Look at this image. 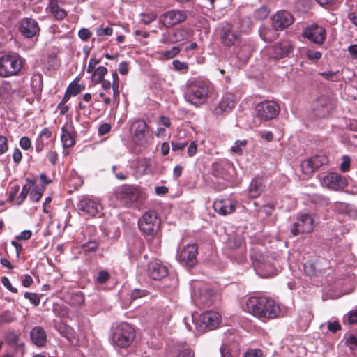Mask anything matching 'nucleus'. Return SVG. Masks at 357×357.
Instances as JSON below:
<instances>
[{
  "label": "nucleus",
  "mask_w": 357,
  "mask_h": 357,
  "mask_svg": "<svg viewBox=\"0 0 357 357\" xmlns=\"http://www.w3.org/2000/svg\"><path fill=\"white\" fill-rule=\"evenodd\" d=\"M208 93V83L202 80H194L187 84L184 98L188 102L199 106L206 101Z\"/></svg>",
  "instance_id": "1"
},
{
  "label": "nucleus",
  "mask_w": 357,
  "mask_h": 357,
  "mask_svg": "<svg viewBox=\"0 0 357 357\" xmlns=\"http://www.w3.org/2000/svg\"><path fill=\"white\" fill-rule=\"evenodd\" d=\"M114 196L126 207L137 206L142 204L146 199L145 195L137 188L130 185H123L116 190Z\"/></svg>",
  "instance_id": "2"
},
{
  "label": "nucleus",
  "mask_w": 357,
  "mask_h": 357,
  "mask_svg": "<svg viewBox=\"0 0 357 357\" xmlns=\"http://www.w3.org/2000/svg\"><path fill=\"white\" fill-rule=\"evenodd\" d=\"M135 331L129 324L123 322L114 328L112 342L119 347H129L135 338Z\"/></svg>",
  "instance_id": "3"
},
{
  "label": "nucleus",
  "mask_w": 357,
  "mask_h": 357,
  "mask_svg": "<svg viewBox=\"0 0 357 357\" xmlns=\"http://www.w3.org/2000/svg\"><path fill=\"white\" fill-rule=\"evenodd\" d=\"M138 224L143 233L153 236L158 231L161 221L156 211H148L139 218Z\"/></svg>",
  "instance_id": "4"
},
{
  "label": "nucleus",
  "mask_w": 357,
  "mask_h": 357,
  "mask_svg": "<svg viewBox=\"0 0 357 357\" xmlns=\"http://www.w3.org/2000/svg\"><path fill=\"white\" fill-rule=\"evenodd\" d=\"M227 248L231 252L229 255L237 262H242L246 258V248L245 241L241 235L233 234L227 243Z\"/></svg>",
  "instance_id": "5"
},
{
  "label": "nucleus",
  "mask_w": 357,
  "mask_h": 357,
  "mask_svg": "<svg viewBox=\"0 0 357 357\" xmlns=\"http://www.w3.org/2000/svg\"><path fill=\"white\" fill-rule=\"evenodd\" d=\"M22 68V61L17 54L1 56V77L16 75Z\"/></svg>",
  "instance_id": "6"
},
{
  "label": "nucleus",
  "mask_w": 357,
  "mask_h": 357,
  "mask_svg": "<svg viewBox=\"0 0 357 357\" xmlns=\"http://www.w3.org/2000/svg\"><path fill=\"white\" fill-rule=\"evenodd\" d=\"M280 112L279 105L274 102L266 100L261 102L256 105L257 116L264 121L275 118Z\"/></svg>",
  "instance_id": "7"
},
{
  "label": "nucleus",
  "mask_w": 357,
  "mask_h": 357,
  "mask_svg": "<svg viewBox=\"0 0 357 357\" xmlns=\"http://www.w3.org/2000/svg\"><path fill=\"white\" fill-rule=\"evenodd\" d=\"M220 322V314L214 311H208L201 314L196 322L197 327L199 331L213 330L215 328Z\"/></svg>",
  "instance_id": "8"
},
{
  "label": "nucleus",
  "mask_w": 357,
  "mask_h": 357,
  "mask_svg": "<svg viewBox=\"0 0 357 357\" xmlns=\"http://www.w3.org/2000/svg\"><path fill=\"white\" fill-rule=\"evenodd\" d=\"M333 109V100L328 96H319L312 105V112L318 118L328 116Z\"/></svg>",
  "instance_id": "9"
},
{
  "label": "nucleus",
  "mask_w": 357,
  "mask_h": 357,
  "mask_svg": "<svg viewBox=\"0 0 357 357\" xmlns=\"http://www.w3.org/2000/svg\"><path fill=\"white\" fill-rule=\"evenodd\" d=\"M187 18L185 12L177 10L167 11L160 16L162 25L167 28L174 26L184 22Z\"/></svg>",
  "instance_id": "10"
},
{
  "label": "nucleus",
  "mask_w": 357,
  "mask_h": 357,
  "mask_svg": "<svg viewBox=\"0 0 357 357\" xmlns=\"http://www.w3.org/2000/svg\"><path fill=\"white\" fill-rule=\"evenodd\" d=\"M313 230V219L307 214H303L299 216L297 222H296L291 232L294 236L300 234L309 233Z\"/></svg>",
  "instance_id": "11"
},
{
  "label": "nucleus",
  "mask_w": 357,
  "mask_h": 357,
  "mask_svg": "<svg viewBox=\"0 0 357 357\" xmlns=\"http://www.w3.org/2000/svg\"><path fill=\"white\" fill-rule=\"evenodd\" d=\"M19 31L24 37L32 38L39 33L40 27L34 19L25 17L20 22Z\"/></svg>",
  "instance_id": "12"
},
{
  "label": "nucleus",
  "mask_w": 357,
  "mask_h": 357,
  "mask_svg": "<svg viewBox=\"0 0 357 357\" xmlns=\"http://www.w3.org/2000/svg\"><path fill=\"white\" fill-rule=\"evenodd\" d=\"M294 47L289 40H282L272 46L270 55L275 59L288 57Z\"/></svg>",
  "instance_id": "13"
},
{
  "label": "nucleus",
  "mask_w": 357,
  "mask_h": 357,
  "mask_svg": "<svg viewBox=\"0 0 357 357\" xmlns=\"http://www.w3.org/2000/svg\"><path fill=\"white\" fill-rule=\"evenodd\" d=\"M235 98L232 93H226L219 104L213 109V114L216 116H223L230 112L234 107Z\"/></svg>",
  "instance_id": "14"
},
{
  "label": "nucleus",
  "mask_w": 357,
  "mask_h": 357,
  "mask_svg": "<svg viewBox=\"0 0 357 357\" xmlns=\"http://www.w3.org/2000/svg\"><path fill=\"white\" fill-rule=\"evenodd\" d=\"M197 248L195 244L187 245L178 255V258L181 263L193 266L197 263Z\"/></svg>",
  "instance_id": "15"
},
{
  "label": "nucleus",
  "mask_w": 357,
  "mask_h": 357,
  "mask_svg": "<svg viewBox=\"0 0 357 357\" xmlns=\"http://www.w3.org/2000/svg\"><path fill=\"white\" fill-rule=\"evenodd\" d=\"M220 38L225 46L231 47L238 39V35L233 30V26L231 24L225 22L220 29Z\"/></svg>",
  "instance_id": "16"
},
{
  "label": "nucleus",
  "mask_w": 357,
  "mask_h": 357,
  "mask_svg": "<svg viewBox=\"0 0 357 357\" xmlns=\"http://www.w3.org/2000/svg\"><path fill=\"white\" fill-rule=\"evenodd\" d=\"M303 36L316 44H323L326 39L325 29L318 25H314L307 27L303 33Z\"/></svg>",
  "instance_id": "17"
},
{
  "label": "nucleus",
  "mask_w": 357,
  "mask_h": 357,
  "mask_svg": "<svg viewBox=\"0 0 357 357\" xmlns=\"http://www.w3.org/2000/svg\"><path fill=\"white\" fill-rule=\"evenodd\" d=\"M293 23L291 15L284 10L278 11L273 17V28L275 31H282Z\"/></svg>",
  "instance_id": "18"
},
{
  "label": "nucleus",
  "mask_w": 357,
  "mask_h": 357,
  "mask_svg": "<svg viewBox=\"0 0 357 357\" xmlns=\"http://www.w3.org/2000/svg\"><path fill=\"white\" fill-rule=\"evenodd\" d=\"M147 272L149 277L155 280H160L168 275L167 266L158 260H153L149 262Z\"/></svg>",
  "instance_id": "19"
},
{
  "label": "nucleus",
  "mask_w": 357,
  "mask_h": 357,
  "mask_svg": "<svg viewBox=\"0 0 357 357\" xmlns=\"http://www.w3.org/2000/svg\"><path fill=\"white\" fill-rule=\"evenodd\" d=\"M261 319H274L279 316L280 306L275 301L266 297L264 298V305H261Z\"/></svg>",
  "instance_id": "20"
},
{
  "label": "nucleus",
  "mask_w": 357,
  "mask_h": 357,
  "mask_svg": "<svg viewBox=\"0 0 357 357\" xmlns=\"http://www.w3.org/2000/svg\"><path fill=\"white\" fill-rule=\"evenodd\" d=\"M131 132L136 140L143 144L146 142V134L148 132V125L143 120H136L131 125Z\"/></svg>",
  "instance_id": "21"
},
{
  "label": "nucleus",
  "mask_w": 357,
  "mask_h": 357,
  "mask_svg": "<svg viewBox=\"0 0 357 357\" xmlns=\"http://www.w3.org/2000/svg\"><path fill=\"white\" fill-rule=\"evenodd\" d=\"M264 296H251L246 301L245 310L253 316L261 319V305H264Z\"/></svg>",
  "instance_id": "22"
},
{
  "label": "nucleus",
  "mask_w": 357,
  "mask_h": 357,
  "mask_svg": "<svg viewBox=\"0 0 357 357\" xmlns=\"http://www.w3.org/2000/svg\"><path fill=\"white\" fill-rule=\"evenodd\" d=\"M214 211L221 215H227L235 211L236 203L229 199L216 200L213 203Z\"/></svg>",
  "instance_id": "23"
},
{
  "label": "nucleus",
  "mask_w": 357,
  "mask_h": 357,
  "mask_svg": "<svg viewBox=\"0 0 357 357\" xmlns=\"http://www.w3.org/2000/svg\"><path fill=\"white\" fill-rule=\"evenodd\" d=\"M324 181L328 188L337 190L346 185L344 178L337 173L331 172L324 177Z\"/></svg>",
  "instance_id": "24"
},
{
  "label": "nucleus",
  "mask_w": 357,
  "mask_h": 357,
  "mask_svg": "<svg viewBox=\"0 0 357 357\" xmlns=\"http://www.w3.org/2000/svg\"><path fill=\"white\" fill-rule=\"evenodd\" d=\"M77 207L84 214L95 216L98 212V204L89 197H83L78 203Z\"/></svg>",
  "instance_id": "25"
},
{
  "label": "nucleus",
  "mask_w": 357,
  "mask_h": 357,
  "mask_svg": "<svg viewBox=\"0 0 357 357\" xmlns=\"http://www.w3.org/2000/svg\"><path fill=\"white\" fill-rule=\"evenodd\" d=\"M192 31L187 28L176 29L168 38H164L165 43H176L188 40L192 36Z\"/></svg>",
  "instance_id": "26"
},
{
  "label": "nucleus",
  "mask_w": 357,
  "mask_h": 357,
  "mask_svg": "<svg viewBox=\"0 0 357 357\" xmlns=\"http://www.w3.org/2000/svg\"><path fill=\"white\" fill-rule=\"evenodd\" d=\"M30 337L32 343L39 347L45 346L47 342L46 332L41 326L33 327L30 332Z\"/></svg>",
  "instance_id": "27"
},
{
  "label": "nucleus",
  "mask_w": 357,
  "mask_h": 357,
  "mask_svg": "<svg viewBox=\"0 0 357 357\" xmlns=\"http://www.w3.org/2000/svg\"><path fill=\"white\" fill-rule=\"evenodd\" d=\"M20 337V331H15L14 330H8L5 333L4 337L6 343L17 349L20 347H24V344L23 342L19 343Z\"/></svg>",
  "instance_id": "28"
},
{
  "label": "nucleus",
  "mask_w": 357,
  "mask_h": 357,
  "mask_svg": "<svg viewBox=\"0 0 357 357\" xmlns=\"http://www.w3.org/2000/svg\"><path fill=\"white\" fill-rule=\"evenodd\" d=\"M334 207L339 213L345 214L352 219L357 218V210L351 205L344 202H336Z\"/></svg>",
  "instance_id": "29"
},
{
  "label": "nucleus",
  "mask_w": 357,
  "mask_h": 357,
  "mask_svg": "<svg viewBox=\"0 0 357 357\" xmlns=\"http://www.w3.org/2000/svg\"><path fill=\"white\" fill-rule=\"evenodd\" d=\"M263 192V178L257 177L252 180L249 187V195L250 197L257 198Z\"/></svg>",
  "instance_id": "30"
},
{
  "label": "nucleus",
  "mask_w": 357,
  "mask_h": 357,
  "mask_svg": "<svg viewBox=\"0 0 357 357\" xmlns=\"http://www.w3.org/2000/svg\"><path fill=\"white\" fill-rule=\"evenodd\" d=\"M26 183L22 187L21 192L16 199V204L17 205H21L23 203V202L26 199L28 194L30 193L31 188L36 184L35 179H31L29 178H26Z\"/></svg>",
  "instance_id": "31"
},
{
  "label": "nucleus",
  "mask_w": 357,
  "mask_h": 357,
  "mask_svg": "<svg viewBox=\"0 0 357 357\" xmlns=\"http://www.w3.org/2000/svg\"><path fill=\"white\" fill-rule=\"evenodd\" d=\"M49 7L50 12L57 20H63L66 17V11L59 7L57 0H50Z\"/></svg>",
  "instance_id": "32"
},
{
  "label": "nucleus",
  "mask_w": 357,
  "mask_h": 357,
  "mask_svg": "<svg viewBox=\"0 0 357 357\" xmlns=\"http://www.w3.org/2000/svg\"><path fill=\"white\" fill-rule=\"evenodd\" d=\"M61 139L64 148H69L75 144V139L66 127L62 128Z\"/></svg>",
  "instance_id": "33"
},
{
  "label": "nucleus",
  "mask_w": 357,
  "mask_h": 357,
  "mask_svg": "<svg viewBox=\"0 0 357 357\" xmlns=\"http://www.w3.org/2000/svg\"><path fill=\"white\" fill-rule=\"evenodd\" d=\"M107 73V69L104 66H99L96 69H95L91 79L92 82L95 84H99L102 82L104 79V76Z\"/></svg>",
  "instance_id": "34"
},
{
  "label": "nucleus",
  "mask_w": 357,
  "mask_h": 357,
  "mask_svg": "<svg viewBox=\"0 0 357 357\" xmlns=\"http://www.w3.org/2000/svg\"><path fill=\"white\" fill-rule=\"evenodd\" d=\"M44 186H35L30 192V199L33 202H38L40 200L44 192Z\"/></svg>",
  "instance_id": "35"
},
{
  "label": "nucleus",
  "mask_w": 357,
  "mask_h": 357,
  "mask_svg": "<svg viewBox=\"0 0 357 357\" xmlns=\"http://www.w3.org/2000/svg\"><path fill=\"white\" fill-rule=\"evenodd\" d=\"M84 302V298L81 292L72 294L68 300V303L73 306H79Z\"/></svg>",
  "instance_id": "36"
},
{
  "label": "nucleus",
  "mask_w": 357,
  "mask_h": 357,
  "mask_svg": "<svg viewBox=\"0 0 357 357\" xmlns=\"http://www.w3.org/2000/svg\"><path fill=\"white\" fill-rule=\"evenodd\" d=\"M221 357H238V353L234 350L230 346L224 344L220 349Z\"/></svg>",
  "instance_id": "37"
},
{
  "label": "nucleus",
  "mask_w": 357,
  "mask_h": 357,
  "mask_svg": "<svg viewBox=\"0 0 357 357\" xmlns=\"http://www.w3.org/2000/svg\"><path fill=\"white\" fill-rule=\"evenodd\" d=\"M310 158L301 162V168L303 174L310 175L316 170Z\"/></svg>",
  "instance_id": "38"
},
{
  "label": "nucleus",
  "mask_w": 357,
  "mask_h": 357,
  "mask_svg": "<svg viewBox=\"0 0 357 357\" xmlns=\"http://www.w3.org/2000/svg\"><path fill=\"white\" fill-rule=\"evenodd\" d=\"M269 15V10L268 8L265 6H262L258 9L255 10L254 12V17L257 20H263L266 19Z\"/></svg>",
  "instance_id": "39"
},
{
  "label": "nucleus",
  "mask_w": 357,
  "mask_h": 357,
  "mask_svg": "<svg viewBox=\"0 0 357 357\" xmlns=\"http://www.w3.org/2000/svg\"><path fill=\"white\" fill-rule=\"evenodd\" d=\"M84 89V85H80L74 81L70 84L66 90L70 93V95L75 96L81 93Z\"/></svg>",
  "instance_id": "40"
},
{
  "label": "nucleus",
  "mask_w": 357,
  "mask_h": 357,
  "mask_svg": "<svg viewBox=\"0 0 357 357\" xmlns=\"http://www.w3.org/2000/svg\"><path fill=\"white\" fill-rule=\"evenodd\" d=\"M343 322L348 324H357V307L344 316Z\"/></svg>",
  "instance_id": "41"
},
{
  "label": "nucleus",
  "mask_w": 357,
  "mask_h": 357,
  "mask_svg": "<svg viewBox=\"0 0 357 357\" xmlns=\"http://www.w3.org/2000/svg\"><path fill=\"white\" fill-rule=\"evenodd\" d=\"M303 269L306 275L309 276H314L317 275L318 270L314 263L309 261H307L304 266Z\"/></svg>",
  "instance_id": "42"
},
{
  "label": "nucleus",
  "mask_w": 357,
  "mask_h": 357,
  "mask_svg": "<svg viewBox=\"0 0 357 357\" xmlns=\"http://www.w3.org/2000/svg\"><path fill=\"white\" fill-rule=\"evenodd\" d=\"M345 344L349 347L351 351H354L357 348V333L346 336Z\"/></svg>",
  "instance_id": "43"
},
{
  "label": "nucleus",
  "mask_w": 357,
  "mask_h": 357,
  "mask_svg": "<svg viewBox=\"0 0 357 357\" xmlns=\"http://www.w3.org/2000/svg\"><path fill=\"white\" fill-rule=\"evenodd\" d=\"M3 16L4 18H7V20L4 22V26H11L14 21L17 17V14L15 11H3Z\"/></svg>",
  "instance_id": "44"
},
{
  "label": "nucleus",
  "mask_w": 357,
  "mask_h": 357,
  "mask_svg": "<svg viewBox=\"0 0 357 357\" xmlns=\"http://www.w3.org/2000/svg\"><path fill=\"white\" fill-rule=\"evenodd\" d=\"M181 49L179 47L174 46L171 50H166L162 53V56L166 59H170L179 54Z\"/></svg>",
  "instance_id": "45"
},
{
  "label": "nucleus",
  "mask_w": 357,
  "mask_h": 357,
  "mask_svg": "<svg viewBox=\"0 0 357 357\" xmlns=\"http://www.w3.org/2000/svg\"><path fill=\"white\" fill-rule=\"evenodd\" d=\"M110 277L111 275L109 272H107V271L102 270L99 271L98 273L96 282L98 284H103L109 280Z\"/></svg>",
  "instance_id": "46"
},
{
  "label": "nucleus",
  "mask_w": 357,
  "mask_h": 357,
  "mask_svg": "<svg viewBox=\"0 0 357 357\" xmlns=\"http://www.w3.org/2000/svg\"><path fill=\"white\" fill-rule=\"evenodd\" d=\"M311 162H312V165H314V168L316 169L321 167L324 162H326V158L324 156L321 155H315L314 157L310 158Z\"/></svg>",
  "instance_id": "47"
},
{
  "label": "nucleus",
  "mask_w": 357,
  "mask_h": 357,
  "mask_svg": "<svg viewBox=\"0 0 357 357\" xmlns=\"http://www.w3.org/2000/svg\"><path fill=\"white\" fill-rule=\"evenodd\" d=\"M140 15L143 17L141 21L144 24H149L157 18V15L154 13H142Z\"/></svg>",
  "instance_id": "48"
},
{
  "label": "nucleus",
  "mask_w": 357,
  "mask_h": 357,
  "mask_svg": "<svg viewBox=\"0 0 357 357\" xmlns=\"http://www.w3.org/2000/svg\"><path fill=\"white\" fill-rule=\"evenodd\" d=\"M24 298L28 299L29 302L35 306L38 305L40 303V297L36 293L26 292L24 294Z\"/></svg>",
  "instance_id": "49"
},
{
  "label": "nucleus",
  "mask_w": 357,
  "mask_h": 357,
  "mask_svg": "<svg viewBox=\"0 0 357 357\" xmlns=\"http://www.w3.org/2000/svg\"><path fill=\"white\" fill-rule=\"evenodd\" d=\"M271 33H272L271 30L266 29V28H264L260 31V35L262 37V38L266 42H269V43L273 41L277 37L276 34H274V36L273 37L270 36L269 34Z\"/></svg>",
  "instance_id": "50"
},
{
  "label": "nucleus",
  "mask_w": 357,
  "mask_h": 357,
  "mask_svg": "<svg viewBox=\"0 0 357 357\" xmlns=\"http://www.w3.org/2000/svg\"><path fill=\"white\" fill-rule=\"evenodd\" d=\"M247 144L246 140L243 141H236L234 146H231V150L232 152L241 154L242 153V149L241 147L245 146Z\"/></svg>",
  "instance_id": "51"
},
{
  "label": "nucleus",
  "mask_w": 357,
  "mask_h": 357,
  "mask_svg": "<svg viewBox=\"0 0 357 357\" xmlns=\"http://www.w3.org/2000/svg\"><path fill=\"white\" fill-rule=\"evenodd\" d=\"M306 56L310 60L314 61L319 59L321 57L322 54L319 51L309 50L306 52Z\"/></svg>",
  "instance_id": "52"
},
{
  "label": "nucleus",
  "mask_w": 357,
  "mask_h": 357,
  "mask_svg": "<svg viewBox=\"0 0 357 357\" xmlns=\"http://www.w3.org/2000/svg\"><path fill=\"white\" fill-rule=\"evenodd\" d=\"M174 68L176 70H187L188 69V63L185 62H182L178 59L174 60L172 62Z\"/></svg>",
  "instance_id": "53"
},
{
  "label": "nucleus",
  "mask_w": 357,
  "mask_h": 357,
  "mask_svg": "<svg viewBox=\"0 0 357 357\" xmlns=\"http://www.w3.org/2000/svg\"><path fill=\"white\" fill-rule=\"evenodd\" d=\"M147 291L144 289H135L132 291L131 298L135 300L146 296Z\"/></svg>",
  "instance_id": "54"
},
{
  "label": "nucleus",
  "mask_w": 357,
  "mask_h": 357,
  "mask_svg": "<svg viewBox=\"0 0 357 357\" xmlns=\"http://www.w3.org/2000/svg\"><path fill=\"white\" fill-rule=\"evenodd\" d=\"M85 252H93L98 248V243L96 241H89L82 245Z\"/></svg>",
  "instance_id": "55"
},
{
  "label": "nucleus",
  "mask_w": 357,
  "mask_h": 357,
  "mask_svg": "<svg viewBox=\"0 0 357 357\" xmlns=\"http://www.w3.org/2000/svg\"><path fill=\"white\" fill-rule=\"evenodd\" d=\"M350 158L348 155H344L342 157V162L340 165V169L342 172H347L350 167Z\"/></svg>",
  "instance_id": "56"
},
{
  "label": "nucleus",
  "mask_w": 357,
  "mask_h": 357,
  "mask_svg": "<svg viewBox=\"0 0 357 357\" xmlns=\"http://www.w3.org/2000/svg\"><path fill=\"white\" fill-rule=\"evenodd\" d=\"M20 145L23 149L28 150L31 146V139L27 137H23L20 140Z\"/></svg>",
  "instance_id": "57"
},
{
  "label": "nucleus",
  "mask_w": 357,
  "mask_h": 357,
  "mask_svg": "<svg viewBox=\"0 0 357 357\" xmlns=\"http://www.w3.org/2000/svg\"><path fill=\"white\" fill-rule=\"evenodd\" d=\"M1 283L4 285L6 288H7L9 291H10L13 293H17V289L15 287H13L8 278L6 277H1Z\"/></svg>",
  "instance_id": "58"
},
{
  "label": "nucleus",
  "mask_w": 357,
  "mask_h": 357,
  "mask_svg": "<svg viewBox=\"0 0 357 357\" xmlns=\"http://www.w3.org/2000/svg\"><path fill=\"white\" fill-rule=\"evenodd\" d=\"M111 130V125L107 123H105L101 124L98 128V133L100 135H105L108 133Z\"/></svg>",
  "instance_id": "59"
},
{
  "label": "nucleus",
  "mask_w": 357,
  "mask_h": 357,
  "mask_svg": "<svg viewBox=\"0 0 357 357\" xmlns=\"http://www.w3.org/2000/svg\"><path fill=\"white\" fill-rule=\"evenodd\" d=\"M32 236V231L31 230H24L22 231L16 238L20 241L29 240Z\"/></svg>",
  "instance_id": "60"
},
{
  "label": "nucleus",
  "mask_w": 357,
  "mask_h": 357,
  "mask_svg": "<svg viewBox=\"0 0 357 357\" xmlns=\"http://www.w3.org/2000/svg\"><path fill=\"white\" fill-rule=\"evenodd\" d=\"M261 356L262 351L260 349H250L244 354V357H261Z\"/></svg>",
  "instance_id": "61"
},
{
  "label": "nucleus",
  "mask_w": 357,
  "mask_h": 357,
  "mask_svg": "<svg viewBox=\"0 0 357 357\" xmlns=\"http://www.w3.org/2000/svg\"><path fill=\"white\" fill-rule=\"evenodd\" d=\"M91 32L89 31V30L86 28H83V29H80L78 33L79 37L83 40H88L91 37Z\"/></svg>",
  "instance_id": "62"
},
{
  "label": "nucleus",
  "mask_w": 357,
  "mask_h": 357,
  "mask_svg": "<svg viewBox=\"0 0 357 357\" xmlns=\"http://www.w3.org/2000/svg\"><path fill=\"white\" fill-rule=\"evenodd\" d=\"M328 329L331 332L336 333L337 331L341 329V326L338 321L328 322Z\"/></svg>",
  "instance_id": "63"
},
{
  "label": "nucleus",
  "mask_w": 357,
  "mask_h": 357,
  "mask_svg": "<svg viewBox=\"0 0 357 357\" xmlns=\"http://www.w3.org/2000/svg\"><path fill=\"white\" fill-rule=\"evenodd\" d=\"M176 357H194V353L190 349H185L180 351Z\"/></svg>",
  "instance_id": "64"
}]
</instances>
